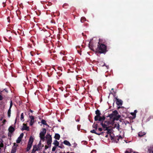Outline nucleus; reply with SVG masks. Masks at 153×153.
<instances>
[{"label":"nucleus","instance_id":"1","mask_svg":"<svg viewBox=\"0 0 153 153\" xmlns=\"http://www.w3.org/2000/svg\"><path fill=\"white\" fill-rule=\"evenodd\" d=\"M100 42L101 39H100L97 45V47L96 50V52L100 53L105 54L108 51L107 50V46Z\"/></svg>","mask_w":153,"mask_h":153},{"label":"nucleus","instance_id":"2","mask_svg":"<svg viewBox=\"0 0 153 153\" xmlns=\"http://www.w3.org/2000/svg\"><path fill=\"white\" fill-rule=\"evenodd\" d=\"M95 114L96 115L95 116L94 118L95 121H101L102 120H105V116L104 115L102 117L100 116L101 113L99 110L97 109L95 111Z\"/></svg>","mask_w":153,"mask_h":153},{"label":"nucleus","instance_id":"3","mask_svg":"<svg viewBox=\"0 0 153 153\" xmlns=\"http://www.w3.org/2000/svg\"><path fill=\"white\" fill-rule=\"evenodd\" d=\"M100 125L102 126L103 129L107 130L108 128L109 127L108 126L111 124V123L109 121L102 120L100 121Z\"/></svg>","mask_w":153,"mask_h":153},{"label":"nucleus","instance_id":"4","mask_svg":"<svg viewBox=\"0 0 153 153\" xmlns=\"http://www.w3.org/2000/svg\"><path fill=\"white\" fill-rule=\"evenodd\" d=\"M118 114V112L116 110H114L113 111L112 113L111 114H109L107 117H109L111 120H112V122H114L115 120V117Z\"/></svg>","mask_w":153,"mask_h":153},{"label":"nucleus","instance_id":"5","mask_svg":"<svg viewBox=\"0 0 153 153\" xmlns=\"http://www.w3.org/2000/svg\"><path fill=\"white\" fill-rule=\"evenodd\" d=\"M33 138L32 136H30V137L29 140L28 141L27 148L26 150L27 152L29 151L30 149L32 146L33 142Z\"/></svg>","mask_w":153,"mask_h":153},{"label":"nucleus","instance_id":"6","mask_svg":"<svg viewBox=\"0 0 153 153\" xmlns=\"http://www.w3.org/2000/svg\"><path fill=\"white\" fill-rule=\"evenodd\" d=\"M46 132V130L45 128H42V131H41L39 134V137L40 139L44 141L45 140V135Z\"/></svg>","mask_w":153,"mask_h":153},{"label":"nucleus","instance_id":"7","mask_svg":"<svg viewBox=\"0 0 153 153\" xmlns=\"http://www.w3.org/2000/svg\"><path fill=\"white\" fill-rule=\"evenodd\" d=\"M14 130L15 129L14 128L11 126H10L9 128L8 129L9 132L8 134V135L9 137L8 138L9 139H11V137L12 135L13 134V131H14Z\"/></svg>","mask_w":153,"mask_h":153},{"label":"nucleus","instance_id":"8","mask_svg":"<svg viewBox=\"0 0 153 153\" xmlns=\"http://www.w3.org/2000/svg\"><path fill=\"white\" fill-rule=\"evenodd\" d=\"M29 118L30 119V126H32L34 122V117L32 116L29 115Z\"/></svg>","mask_w":153,"mask_h":153},{"label":"nucleus","instance_id":"9","mask_svg":"<svg viewBox=\"0 0 153 153\" xmlns=\"http://www.w3.org/2000/svg\"><path fill=\"white\" fill-rule=\"evenodd\" d=\"M93 40V39H91L90 40V41L89 42V43L88 44V46L89 48L92 51H94V48H93V43L92 42Z\"/></svg>","mask_w":153,"mask_h":153},{"label":"nucleus","instance_id":"10","mask_svg":"<svg viewBox=\"0 0 153 153\" xmlns=\"http://www.w3.org/2000/svg\"><path fill=\"white\" fill-rule=\"evenodd\" d=\"M116 100V104L117 105L120 106L122 105V101L121 100H119L117 98H115Z\"/></svg>","mask_w":153,"mask_h":153},{"label":"nucleus","instance_id":"11","mask_svg":"<svg viewBox=\"0 0 153 153\" xmlns=\"http://www.w3.org/2000/svg\"><path fill=\"white\" fill-rule=\"evenodd\" d=\"M21 129L22 130H25L27 131L29 130V127L27 126L26 124H25L24 123L23 124V127Z\"/></svg>","mask_w":153,"mask_h":153},{"label":"nucleus","instance_id":"12","mask_svg":"<svg viewBox=\"0 0 153 153\" xmlns=\"http://www.w3.org/2000/svg\"><path fill=\"white\" fill-rule=\"evenodd\" d=\"M50 138L47 140V144L48 145H50V146H51V143L52 142V137L50 136Z\"/></svg>","mask_w":153,"mask_h":153},{"label":"nucleus","instance_id":"13","mask_svg":"<svg viewBox=\"0 0 153 153\" xmlns=\"http://www.w3.org/2000/svg\"><path fill=\"white\" fill-rule=\"evenodd\" d=\"M99 123V122H97V123L96 124H95V123H94L92 125L93 128H94V129H95L96 130H97L98 128L97 123Z\"/></svg>","mask_w":153,"mask_h":153},{"label":"nucleus","instance_id":"14","mask_svg":"<svg viewBox=\"0 0 153 153\" xmlns=\"http://www.w3.org/2000/svg\"><path fill=\"white\" fill-rule=\"evenodd\" d=\"M63 143L65 145L68 146H71V144H70V142L66 140H64L63 142Z\"/></svg>","mask_w":153,"mask_h":153},{"label":"nucleus","instance_id":"15","mask_svg":"<svg viewBox=\"0 0 153 153\" xmlns=\"http://www.w3.org/2000/svg\"><path fill=\"white\" fill-rule=\"evenodd\" d=\"M146 133L144 132L140 131L138 133V135L140 137H141L145 135Z\"/></svg>","mask_w":153,"mask_h":153},{"label":"nucleus","instance_id":"16","mask_svg":"<svg viewBox=\"0 0 153 153\" xmlns=\"http://www.w3.org/2000/svg\"><path fill=\"white\" fill-rule=\"evenodd\" d=\"M54 137L56 139L59 140L60 138V135L58 134H56Z\"/></svg>","mask_w":153,"mask_h":153},{"label":"nucleus","instance_id":"17","mask_svg":"<svg viewBox=\"0 0 153 153\" xmlns=\"http://www.w3.org/2000/svg\"><path fill=\"white\" fill-rule=\"evenodd\" d=\"M53 144L55 146H58L59 145V142L57 140H55L54 141L53 143Z\"/></svg>","mask_w":153,"mask_h":153},{"label":"nucleus","instance_id":"18","mask_svg":"<svg viewBox=\"0 0 153 153\" xmlns=\"http://www.w3.org/2000/svg\"><path fill=\"white\" fill-rule=\"evenodd\" d=\"M41 123L45 125L48 126H49L46 123V121L45 120L42 119L41 121Z\"/></svg>","mask_w":153,"mask_h":153},{"label":"nucleus","instance_id":"19","mask_svg":"<svg viewBox=\"0 0 153 153\" xmlns=\"http://www.w3.org/2000/svg\"><path fill=\"white\" fill-rule=\"evenodd\" d=\"M149 153H153V147H150L148 149Z\"/></svg>","mask_w":153,"mask_h":153},{"label":"nucleus","instance_id":"20","mask_svg":"<svg viewBox=\"0 0 153 153\" xmlns=\"http://www.w3.org/2000/svg\"><path fill=\"white\" fill-rule=\"evenodd\" d=\"M15 146H13L11 151V153H15L16 150V149L15 148Z\"/></svg>","mask_w":153,"mask_h":153},{"label":"nucleus","instance_id":"21","mask_svg":"<svg viewBox=\"0 0 153 153\" xmlns=\"http://www.w3.org/2000/svg\"><path fill=\"white\" fill-rule=\"evenodd\" d=\"M86 18L84 17H82L81 18L80 21L81 22L83 23L86 21Z\"/></svg>","mask_w":153,"mask_h":153},{"label":"nucleus","instance_id":"22","mask_svg":"<svg viewBox=\"0 0 153 153\" xmlns=\"http://www.w3.org/2000/svg\"><path fill=\"white\" fill-rule=\"evenodd\" d=\"M103 130L104 131H107L106 133L107 134H110L111 133V130L109 128V127L108 128L107 130H105V129Z\"/></svg>","mask_w":153,"mask_h":153},{"label":"nucleus","instance_id":"23","mask_svg":"<svg viewBox=\"0 0 153 153\" xmlns=\"http://www.w3.org/2000/svg\"><path fill=\"white\" fill-rule=\"evenodd\" d=\"M33 149H35L36 151L39 150V149H38V146L36 145H35L33 146Z\"/></svg>","mask_w":153,"mask_h":153},{"label":"nucleus","instance_id":"24","mask_svg":"<svg viewBox=\"0 0 153 153\" xmlns=\"http://www.w3.org/2000/svg\"><path fill=\"white\" fill-rule=\"evenodd\" d=\"M7 114L8 117H10L11 114V108H9V109H8L7 112Z\"/></svg>","mask_w":153,"mask_h":153},{"label":"nucleus","instance_id":"25","mask_svg":"<svg viewBox=\"0 0 153 153\" xmlns=\"http://www.w3.org/2000/svg\"><path fill=\"white\" fill-rule=\"evenodd\" d=\"M24 115H23V113H22L21 114V117H20V119H21V120L22 121H24Z\"/></svg>","mask_w":153,"mask_h":153},{"label":"nucleus","instance_id":"26","mask_svg":"<svg viewBox=\"0 0 153 153\" xmlns=\"http://www.w3.org/2000/svg\"><path fill=\"white\" fill-rule=\"evenodd\" d=\"M96 131L95 129H93L90 131V132L92 133H94L96 134L97 135L98 133L96 132Z\"/></svg>","mask_w":153,"mask_h":153},{"label":"nucleus","instance_id":"27","mask_svg":"<svg viewBox=\"0 0 153 153\" xmlns=\"http://www.w3.org/2000/svg\"><path fill=\"white\" fill-rule=\"evenodd\" d=\"M120 115H116V116L115 117V120H119V119L120 118Z\"/></svg>","mask_w":153,"mask_h":153},{"label":"nucleus","instance_id":"28","mask_svg":"<svg viewBox=\"0 0 153 153\" xmlns=\"http://www.w3.org/2000/svg\"><path fill=\"white\" fill-rule=\"evenodd\" d=\"M24 135V134L23 133H21L20 135V142L22 138L23 137V136Z\"/></svg>","mask_w":153,"mask_h":153},{"label":"nucleus","instance_id":"29","mask_svg":"<svg viewBox=\"0 0 153 153\" xmlns=\"http://www.w3.org/2000/svg\"><path fill=\"white\" fill-rule=\"evenodd\" d=\"M50 137H51V135L50 134H47L46 135V139H47V140H48V139H49V138H50Z\"/></svg>","mask_w":153,"mask_h":153},{"label":"nucleus","instance_id":"30","mask_svg":"<svg viewBox=\"0 0 153 153\" xmlns=\"http://www.w3.org/2000/svg\"><path fill=\"white\" fill-rule=\"evenodd\" d=\"M131 114L134 117V118H135L136 117V114L134 112H132L131 113Z\"/></svg>","mask_w":153,"mask_h":153},{"label":"nucleus","instance_id":"31","mask_svg":"<svg viewBox=\"0 0 153 153\" xmlns=\"http://www.w3.org/2000/svg\"><path fill=\"white\" fill-rule=\"evenodd\" d=\"M56 147L57 146H55L53 147L52 149V151H53V152L55 151L56 148Z\"/></svg>","mask_w":153,"mask_h":153},{"label":"nucleus","instance_id":"32","mask_svg":"<svg viewBox=\"0 0 153 153\" xmlns=\"http://www.w3.org/2000/svg\"><path fill=\"white\" fill-rule=\"evenodd\" d=\"M38 146H39L40 147H43L44 146V145H42V144H41V141H40L39 143L38 144V145H37Z\"/></svg>","mask_w":153,"mask_h":153},{"label":"nucleus","instance_id":"33","mask_svg":"<svg viewBox=\"0 0 153 153\" xmlns=\"http://www.w3.org/2000/svg\"><path fill=\"white\" fill-rule=\"evenodd\" d=\"M4 146V144L3 143H0V149H1V148H2Z\"/></svg>","mask_w":153,"mask_h":153},{"label":"nucleus","instance_id":"34","mask_svg":"<svg viewBox=\"0 0 153 153\" xmlns=\"http://www.w3.org/2000/svg\"><path fill=\"white\" fill-rule=\"evenodd\" d=\"M13 105V103H12V101H11L10 102V108H11L12 106Z\"/></svg>","mask_w":153,"mask_h":153},{"label":"nucleus","instance_id":"35","mask_svg":"<svg viewBox=\"0 0 153 153\" xmlns=\"http://www.w3.org/2000/svg\"><path fill=\"white\" fill-rule=\"evenodd\" d=\"M104 132H102L100 133H98L97 135H103L104 134Z\"/></svg>","mask_w":153,"mask_h":153},{"label":"nucleus","instance_id":"36","mask_svg":"<svg viewBox=\"0 0 153 153\" xmlns=\"http://www.w3.org/2000/svg\"><path fill=\"white\" fill-rule=\"evenodd\" d=\"M103 129V128L102 129V128H98V131H102Z\"/></svg>","mask_w":153,"mask_h":153},{"label":"nucleus","instance_id":"37","mask_svg":"<svg viewBox=\"0 0 153 153\" xmlns=\"http://www.w3.org/2000/svg\"><path fill=\"white\" fill-rule=\"evenodd\" d=\"M15 146V148L16 149V148L18 146V145L16 143H14V145L13 146Z\"/></svg>","mask_w":153,"mask_h":153},{"label":"nucleus","instance_id":"38","mask_svg":"<svg viewBox=\"0 0 153 153\" xmlns=\"http://www.w3.org/2000/svg\"><path fill=\"white\" fill-rule=\"evenodd\" d=\"M16 142L17 143H19V137L16 140Z\"/></svg>","mask_w":153,"mask_h":153},{"label":"nucleus","instance_id":"39","mask_svg":"<svg viewBox=\"0 0 153 153\" xmlns=\"http://www.w3.org/2000/svg\"><path fill=\"white\" fill-rule=\"evenodd\" d=\"M3 99V97L0 94V101L2 100Z\"/></svg>","mask_w":153,"mask_h":153},{"label":"nucleus","instance_id":"40","mask_svg":"<svg viewBox=\"0 0 153 153\" xmlns=\"http://www.w3.org/2000/svg\"><path fill=\"white\" fill-rule=\"evenodd\" d=\"M68 4H67V3H65L63 5V7H64L65 6H68Z\"/></svg>","mask_w":153,"mask_h":153},{"label":"nucleus","instance_id":"41","mask_svg":"<svg viewBox=\"0 0 153 153\" xmlns=\"http://www.w3.org/2000/svg\"><path fill=\"white\" fill-rule=\"evenodd\" d=\"M36 151V150L34 149H33L31 152V153H35V152Z\"/></svg>","mask_w":153,"mask_h":153},{"label":"nucleus","instance_id":"42","mask_svg":"<svg viewBox=\"0 0 153 153\" xmlns=\"http://www.w3.org/2000/svg\"><path fill=\"white\" fill-rule=\"evenodd\" d=\"M3 142L4 141L2 139H0V142L1 143H3Z\"/></svg>","mask_w":153,"mask_h":153},{"label":"nucleus","instance_id":"43","mask_svg":"<svg viewBox=\"0 0 153 153\" xmlns=\"http://www.w3.org/2000/svg\"><path fill=\"white\" fill-rule=\"evenodd\" d=\"M20 7L22 8V9L23 8V6L22 4H20Z\"/></svg>","mask_w":153,"mask_h":153},{"label":"nucleus","instance_id":"44","mask_svg":"<svg viewBox=\"0 0 153 153\" xmlns=\"http://www.w3.org/2000/svg\"><path fill=\"white\" fill-rule=\"evenodd\" d=\"M110 136L111 140L114 139V137H112V136H111V134H110Z\"/></svg>","mask_w":153,"mask_h":153},{"label":"nucleus","instance_id":"45","mask_svg":"<svg viewBox=\"0 0 153 153\" xmlns=\"http://www.w3.org/2000/svg\"><path fill=\"white\" fill-rule=\"evenodd\" d=\"M48 148V146H47V145H45V149L46 150Z\"/></svg>","mask_w":153,"mask_h":153},{"label":"nucleus","instance_id":"46","mask_svg":"<svg viewBox=\"0 0 153 153\" xmlns=\"http://www.w3.org/2000/svg\"><path fill=\"white\" fill-rule=\"evenodd\" d=\"M38 149H39V150H40L41 149H42V147H39V146H38Z\"/></svg>","mask_w":153,"mask_h":153},{"label":"nucleus","instance_id":"47","mask_svg":"<svg viewBox=\"0 0 153 153\" xmlns=\"http://www.w3.org/2000/svg\"><path fill=\"white\" fill-rule=\"evenodd\" d=\"M80 120V118H79L78 119L76 120V121L77 122H79Z\"/></svg>","mask_w":153,"mask_h":153},{"label":"nucleus","instance_id":"48","mask_svg":"<svg viewBox=\"0 0 153 153\" xmlns=\"http://www.w3.org/2000/svg\"><path fill=\"white\" fill-rule=\"evenodd\" d=\"M58 146V147H59V148H61V149H62V148H63V147H62V146H59H59Z\"/></svg>","mask_w":153,"mask_h":153},{"label":"nucleus","instance_id":"49","mask_svg":"<svg viewBox=\"0 0 153 153\" xmlns=\"http://www.w3.org/2000/svg\"><path fill=\"white\" fill-rule=\"evenodd\" d=\"M137 112V110H135L134 111V113L136 114V113Z\"/></svg>","mask_w":153,"mask_h":153},{"label":"nucleus","instance_id":"50","mask_svg":"<svg viewBox=\"0 0 153 153\" xmlns=\"http://www.w3.org/2000/svg\"><path fill=\"white\" fill-rule=\"evenodd\" d=\"M6 120H4L3 121V123L4 124L6 122Z\"/></svg>","mask_w":153,"mask_h":153},{"label":"nucleus","instance_id":"51","mask_svg":"<svg viewBox=\"0 0 153 153\" xmlns=\"http://www.w3.org/2000/svg\"><path fill=\"white\" fill-rule=\"evenodd\" d=\"M19 48H20V51L23 49V48H22V47H21L20 46Z\"/></svg>","mask_w":153,"mask_h":153},{"label":"nucleus","instance_id":"52","mask_svg":"<svg viewBox=\"0 0 153 153\" xmlns=\"http://www.w3.org/2000/svg\"><path fill=\"white\" fill-rule=\"evenodd\" d=\"M125 153H130V152L128 151H126L125 152Z\"/></svg>","mask_w":153,"mask_h":153},{"label":"nucleus","instance_id":"53","mask_svg":"<svg viewBox=\"0 0 153 153\" xmlns=\"http://www.w3.org/2000/svg\"><path fill=\"white\" fill-rule=\"evenodd\" d=\"M108 134H107V135H106L105 136V137H106V138H107L108 137Z\"/></svg>","mask_w":153,"mask_h":153},{"label":"nucleus","instance_id":"54","mask_svg":"<svg viewBox=\"0 0 153 153\" xmlns=\"http://www.w3.org/2000/svg\"><path fill=\"white\" fill-rule=\"evenodd\" d=\"M65 153H66L65 152ZM66 153H74L73 152H66Z\"/></svg>","mask_w":153,"mask_h":153},{"label":"nucleus","instance_id":"55","mask_svg":"<svg viewBox=\"0 0 153 153\" xmlns=\"http://www.w3.org/2000/svg\"><path fill=\"white\" fill-rule=\"evenodd\" d=\"M30 112H31V113H32L33 112V111L31 110H30Z\"/></svg>","mask_w":153,"mask_h":153},{"label":"nucleus","instance_id":"56","mask_svg":"<svg viewBox=\"0 0 153 153\" xmlns=\"http://www.w3.org/2000/svg\"><path fill=\"white\" fill-rule=\"evenodd\" d=\"M122 138V137L121 136H120L119 137V138Z\"/></svg>","mask_w":153,"mask_h":153},{"label":"nucleus","instance_id":"57","mask_svg":"<svg viewBox=\"0 0 153 153\" xmlns=\"http://www.w3.org/2000/svg\"><path fill=\"white\" fill-rule=\"evenodd\" d=\"M105 65V63H104V65H103L102 66H104Z\"/></svg>","mask_w":153,"mask_h":153},{"label":"nucleus","instance_id":"58","mask_svg":"<svg viewBox=\"0 0 153 153\" xmlns=\"http://www.w3.org/2000/svg\"><path fill=\"white\" fill-rule=\"evenodd\" d=\"M17 12H19V11H18L16 12L17 13H16V14H17V15L18 16V13H17Z\"/></svg>","mask_w":153,"mask_h":153},{"label":"nucleus","instance_id":"59","mask_svg":"<svg viewBox=\"0 0 153 153\" xmlns=\"http://www.w3.org/2000/svg\"><path fill=\"white\" fill-rule=\"evenodd\" d=\"M82 35H83V36H84V33H82Z\"/></svg>","mask_w":153,"mask_h":153},{"label":"nucleus","instance_id":"60","mask_svg":"<svg viewBox=\"0 0 153 153\" xmlns=\"http://www.w3.org/2000/svg\"><path fill=\"white\" fill-rule=\"evenodd\" d=\"M64 96L65 97H67V96H66V95H64Z\"/></svg>","mask_w":153,"mask_h":153},{"label":"nucleus","instance_id":"61","mask_svg":"<svg viewBox=\"0 0 153 153\" xmlns=\"http://www.w3.org/2000/svg\"><path fill=\"white\" fill-rule=\"evenodd\" d=\"M16 120H15V123H16Z\"/></svg>","mask_w":153,"mask_h":153},{"label":"nucleus","instance_id":"62","mask_svg":"<svg viewBox=\"0 0 153 153\" xmlns=\"http://www.w3.org/2000/svg\"><path fill=\"white\" fill-rule=\"evenodd\" d=\"M119 126H118L117 127V128H119Z\"/></svg>","mask_w":153,"mask_h":153},{"label":"nucleus","instance_id":"63","mask_svg":"<svg viewBox=\"0 0 153 153\" xmlns=\"http://www.w3.org/2000/svg\"><path fill=\"white\" fill-rule=\"evenodd\" d=\"M119 126H118L117 127V128H119Z\"/></svg>","mask_w":153,"mask_h":153},{"label":"nucleus","instance_id":"64","mask_svg":"<svg viewBox=\"0 0 153 153\" xmlns=\"http://www.w3.org/2000/svg\"><path fill=\"white\" fill-rule=\"evenodd\" d=\"M114 90V88H112L111 89V90Z\"/></svg>","mask_w":153,"mask_h":153}]
</instances>
